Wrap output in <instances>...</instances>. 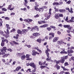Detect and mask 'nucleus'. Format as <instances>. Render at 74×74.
I'll use <instances>...</instances> for the list:
<instances>
[{"label":"nucleus","mask_w":74,"mask_h":74,"mask_svg":"<svg viewBox=\"0 0 74 74\" xmlns=\"http://www.w3.org/2000/svg\"><path fill=\"white\" fill-rule=\"evenodd\" d=\"M64 61H65V59L64 58H62L61 60V63H64Z\"/></svg>","instance_id":"30"},{"label":"nucleus","mask_w":74,"mask_h":74,"mask_svg":"<svg viewBox=\"0 0 74 74\" xmlns=\"http://www.w3.org/2000/svg\"><path fill=\"white\" fill-rule=\"evenodd\" d=\"M2 11H7V9L3 8H2Z\"/></svg>","instance_id":"49"},{"label":"nucleus","mask_w":74,"mask_h":74,"mask_svg":"<svg viewBox=\"0 0 74 74\" xmlns=\"http://www.w3.org/2000/svg\"><path fill=\"white\" fill-rule=\"evenodd\" d=\"M47 29L48 30V31H50L51 30V28L50 27H47Z\"/></svg>","instance_id":"43"},{"label":"nucleus","mask_w":74,"mask_h":74,"mask_svg":"<svg viewBox=\"0 0 74 74\" xmlns=\"http://www.w3.org/2000/svg\"><path fill=\"white\" fill-rule=\"evenodd\" d=\"M51 28H52V29H55V28H56V27L54 26H53L52 25H51L50 26Z\"/></svg>","instance_id":"51"},{"label":"nucleus","mask_w":74,"mask_h":74,"mask_svg":"<svg viewBox=\"0 0 74 74\" xmlns=\"http://www.w3.org/2000/svg\"><path fill=\"white\" fill-rule=\"evenodd\" d=\"M58 26H60V27H62L63 25H62V24H60L58 25Z\"/></svg>","instance_id":"63"},{"label":"nucleus","mask_w":74,"mask_h":74,"mask_svg":"<svg viewBox=\"0 0 74 74\" xmlns=\"http://www.w3.org/2000/svg\"><path fill=\"white\" fill-rule=\"evenodd\" d=\"M71 2V1L70 0H69L67 2V3L69 4H70Z\"/></svg>","instance_id":"57"},{"label":"nucleus","mask_w":74,"mask_h":74,"mask_svg":"<svg viewBox=\"0 0 74 74\" xmlns=\"http://www.w3.org/2000/svg\"><path fill=\"white\" fill-rule=\"evenodd\" d=\"M15 63H16V61H14L13 62L12 64H13V65H15Z\"/></svg>","instance_id":"62"},{"label":"nucleus","mask_w":74,"mask_h":74,"mask_svg":"<svg viewBox=\"0 0 74 74\" xmlns=\"http://www.w3.org/2000/svg\"><path fill=\"white\" fill-rule=\"evenodd\" d=\"M1 21L0 22V27L2 26V23L3 22V21Z\"/></svg>","instance_id":"41"},{"label":"nucleus","mask_w":74,"mask_h":74,"mask_svg":"<svg viewBox=\"0 0 74 74\" xmlns=\"http://www.w3.org/2000/svg\"><path fill=\"white\" fill-rule=\"evenodd\" d=\"M21 69V66H18L17 67L16 69H15V70L14 71H19V70H20V69Z\"/></svg>","instance_id":"20"},{"label":"nucleus","mask_w":74,"mask_h":74,"mask_svg":"<svg viewBox=\"0 0 74 74\" xmlns=\"http://www.w3.org/2000/svg\"><path fill=\"white\" fill-rule=\"evenodd\" d=\"M7 34H10V32H9V30L8 29H7Z\"/></svg>","instance_id":"59"},{"label":"nucleus","mask_w":74,"mask_h":74,"mask_svg":"<svg viewBox=\"0 0 74 74\" xmlns=\"http://www.w3.org/2000/svg\"><path fill=\"white\" fill-rule=\"evenodd\" d=\"M71 60H73V61H74V57L72 56V57H71Z\"/></svg>","instance_id":"60"},{"label":"nucleus","mask_w":74,"mask_h":74,"mask_svg":"<svg viewBox=\"0 0 74 74\" xmlns=\"http://www.w3.org/2000/svg\"><path fill=\"white\" fill-rule=\"evenodd\" d=\"M17 32L18 34H23V33L22 32V31L20 29H18L17 30Z\"/></svg>","instance_id":"19"},{"label":"nucleus","mask_w":74,"mask_h":74,"mask_svg":"<svg viewBox=\"0 0 74 74\" xmlns=\"http://www.w3.org/2000/svg\"><path fill=\"white\" fill-rule=\"evenodd\" d=\"M4 42H2L1 43V46L2 47H3V46H4Z\"/></svg>","instance_id":"46"},{"label":"nucleus","mask_w":74,"mask_h":74,"mask_svg":"<svg viewBox=\"0 0 74 74\" xmlns=\"http://www.w3.org/2000/svg\"><path fill=\"white\" fill-rule=\"evenodd\" d=\"M63 26L64 27H67V28H68V29L69 30H71V29L72 27H70V25H63Z\"/></svg>","instance_id":"7"},{"label":"nucleus","mask_w":74,"mask_h":74,"mask_svg":"<svg viewBox=\"0 0 74 74\" xmlns=\"http://www.w3.org/2000/svg\"><path fill=\"white\" fill-rule=\"evenodd\" d=\"M64 64L65 66H68V65H69V64H68V62H67L64 63Z\"/></svg>","instance_id":"50"},{"label":"nucleus","mask_w":74,"mask_h":74,"mask_svg":"<svg viewBox=\"0 0 74 74\" xmlns=\"http://www.w3.org/2000/svg\"><path fill=\"white\" fill-rule=\"evenodd\" d=\"M36 54L39 55L40 53L35 51V50H33L32 51V55L33 56H36Z\"/></svg>","instance_id":"4"},{"label":"nucleus","mask_w":74,"mask_h":74,"mask_svg":"<svg viewBox=\"0 0 74 74\" xmlns=\"http://www.w3.org/2000/svg\"><path fill=\"white\" fill-rule=\"evenodd\" d=\"M9 55V54H5L4 55H3L2 56L3 58H7L8 56Z\"/></svg>","instance_id":"29"},{"label":"nucleus","mask_w":74,"mask_h":74,"mask_svg":"<svg viewBox=\"0 0 74 74\" xmlns=\"http://www.w3.org/2000/svg\"><path fill=\"white\" fill-rule=\"evenodd\" d=\"M57 33L58 35H60V34H61V32L59 31H57Z\"/></svg>","instance_id":"48"},{"label":"nucleus","mask_w":74,"mask_h":74,"mask_svg":"<svg viewBox=\"0 0 74 74\" xmlns=\"http://www.w3.org/2000/svg\"><path fill=\"white\" fill-rule=\"evenodd\" d=\"M58 39H59V37H56L54 38L53 40V42H56V41H58Z\"/></svg>","instance_id":"10"},{"label":"nucleus","mask_w":74,"mask_h":74,"mask_svg":"<svg viewBox=\"0 0 74 74\" xmlns=\"http://www.w3.org/2000/svg\"><path fill=\"white\" fill-rule=\"evenodd\" d=\"M12 42L14 44H15L16 45H19V43H17L15 42V41H13Z\"/></svg>","instance_id":"32"},{"label":"nucleus","mask_w":74,"mask_h":74,"mask_svg":"<svg viewBox=\"0 0 74 74\" xmlns=\"http://www.w3.org/2000/svg\"><path fill=\"white\" fill-rule=\"evenodd\" d=\"M14 9H15V7H14L13 8H12V5H9L8 8V10H10V11H12Z\"/></svg>","instance_id":"3"},{"label":"nucleus","mask_w":74,"mask_h":74,"mask_svg":"<svg viewBox=\"0 0 74 74\" xmlns=\"http://www.w3.org/2000/svg\"><path fill=\"white\" fill-rule=\"evenodd\" d=\"M1 52V55H5V52H4V51Z\"/></svg>","instance_id":"40"},{"label":"nucleus","mask_w":74,"mask_h":74,"mask_svg":"<svg viewBox=\"0 0 74 74\" xmlns=\"http://www.w3.org/2000/svg\"><path fill=\"white\" fill-rule=\"evenodd\" d=\"M3 37H5L6 38H8V37H10V36H9V34H7V33H6L5 34H5H3Z\"/></svg>","instance_id":"17"},{"label":"nucleus","mask_w":74,"mask_h":74,"mask_svg":"<svg viewBox=\"0 0 74 74\" xmlns=\"http://www.w3.org/2000/svg\"><path fill=\"white\" fill-rule=\"evenodd\" d=\"M33 36L37 37H38V36H40V34L37 32L34 33L33 34Z\"/></svg>","instance_id":"6"},{"label":"nucleus","mask_w":74,"mask_h":74,"mask_svg":"<svg viewBox=\"0 0 74 74\" xmlns=\"http://www.w3.org/2000/svg\"><path fill=\"white\" fill-rule=\"evenodd\" d=\"M15 15V13L12 12L10 14L11 15Z\"/></svg>","instance_id":"64"},{"label":"nucleus","mask_w":74,"mask_h":74,"mask_svg":"<svg viewBox=\"0 0 74 74\" xmlns=\"http://www.w3.org/2000/svg\"><path fill=\"white\" fill-rule=\"evenodd\" d=\"M40 67L41 69H44V68H45V67H46V66H40Z\"/></svg>","instance_id":"52"},{"label":"nucleus","mask_w":74,"mask_h":74,"mask_svg":"<svg viewBox=\"0 0 74 74\" xmlns=\"http://www.w3.org/2000/svg\"><path fill=\"white\" fill-rule=\"evenodd\" d=\"M28 30L27 29H23L22 30V32L24 35H25L26 34V32H28Z\"/></svg>","instance_id":"8"},{"label":"nucleus","mask_w":74,"mask_h":74,"mask_svg":"<svg viewBox=\"0 0 74 74\" xmlns=\"http://www.w3.org/2000/svg\"><path fill=\"white\" fill-rule=\"evenodd\" d=\"M60 66H57V70H59V69H60Z\"/></svg>","instance_id":"61"},{"label":"nucleus","mask_w":74,"mask_h":74,"mask_svg":"<svg viewBox=\"0 0 74 74\" xmlns=\"http://www.w3.org/2000/svg\"><path fill=\"white\" fill-rule=\"evenodd\" d=\"M45 19H46V20H48L49 19V18L51 17V15H49L48 16H47V14H45Z\"/></svg>","instance_id":"16"},{"label":"nucleus","mask_w":74,"mask_h":74,"mask_svg":"<svg viewBox=\"0 0 74 74\" xmlns=\"http://www.w3.org/2000/svg\"><path fill=\"white\" fill-rule=\"evenodd\" d=\"M64 42H63V40H60L58 41L57 42V44H59L60 45L64 44Z\"/></svg>","instance_id":"5"},{"label":"nucleus","mask_w":74,"mask_h":74,"mask_svg":"<svg viewBox=\"0 0 74 74\" xmlns=\"http://www.w3.org/2000/svg\"><path fill=\"white\" fill-rule=\"evenodd\" d=\"M18 37L19 34H17L16 35V36H13V38H15V39H18Z\"/></svg>","instance_id":"25"},{"label":"nucleus","mask_w":74,"mask_h":74,"mask_svg":"<svg viewBox=\"0 0 74 74\" xmlns=\"http://www.w3.org/2000/svg\"><path fill=\"white\" fill-rule=\"evenodd\" d=\"M48 24H45L43 25H42L40 27H41V28H42L43 27H47L48 26Z\"/></svg>","instance_id":"14"},{"label":"nucleus","mask_w":74,"mask_h":74,"mask_svg":"<svg viewBox=\"0 0 74 74\" xmlns=\"http://www.w3.org/2000/svg\"><path fill=\"white\" fill-rule=\"evenodd\" d=\"M35 29H36V30L38 32L39 31V29H38V28L37 27V26H36L35 27Z\"/></svg>","instance_id":"37"},{"label":"nucleus","mask_w":74,"mask_h":74,"mask_svg":"<svg viewBox=\"0 0 74 74\" xmlns=\"http://www.w3.org/2000/svg\"><path fill=\"white\" fill-rule=\"evenodd\" d=\"M26 58H28L26 59L27 60H32V58H30V56H29V54H27L26 55Z\"/></svg>","instance_id":"12"},{"label":"nucleus","mask_w":74,"mask_h":74,"mask_svg":"<svg viewBox=\"0 0 74 74\" xmlns=\"http://www.w3.org/2000/svg\"><path fill=\"white\" fill-rule=\"evenodd\" d=\"M3 34H4V32H3L2 31H0V34L3 35Z\"/></svg>","instance_id":"47"},{"label":"nucleus","mask_w":74,"mask_h":74,"mask_svg":"<svg viewBox=\"0 0 74 74\" xmlns=\"http://www.w3.org/2000/svg\"><path fill=\"white\" fill-rule=\"evenodd\" d=\"M48 8L47 6H43L42 7V8H42L43 9V11H44V9H47Z\"/></svg>","instance_id":"38"},{"label":"nucleus","mask_w":74,"mask_h":74,"mask_svg":"<svg viewBox=\"0 0 74 74\" xmlns=\"http://www.w3.org/2000/svg\"><path fill=\"white\" fill-rule=\"evenodd\" d=\"M61 68H62V69H63V70H64V71H68L69 70V69H66V68H64V67L63 66H61Z\"/></svg>","instance_id":"26"},{"label":"nucleus","mask_w":74,"mask_h":74,"mask_svg":"<svg viewBox=\"0 0 74 74\" xmlns=\"http://www.w3.org/2000/svg\"><path fill=\"white\" fill-rule=\"evenodd\" d=\"M70 11H69V12H70L71 14L73 13V8H71V10H70Z\"/></svg>","instance_id":"33"},{"label":"nucleus","mask_w":74,"mask_h":74,"mask_svg":"<svg viewBox=\"0 0 74 74\" xmlns=\"http://www.w3.org/2000/svg\"><path fill=\"white\" fill-rule=\"evenodd\" d=\"M16 55H17V56L20 57V56H21V53H17Z\"/></svg>","instance_id":"39"},{"label":"nucleus","mask_w":74,"mask_h":74,"mask_svg":"<svg viewBox=\"0 0 74 74\" xmlns=\"http://www.w3.org/2000/svg\"><path fill=\"white\" fill-rule=\"evenodd\" d=\"M6 51H7V47H3V48L1 49V52L4 51L5 52H6Z\"/></svg>","instance_id":"9"},{"label":"nucleus","mask_w":74,"mask_h":74,"mask_svg":"<svg viewBox=\"0 0 74 74\" xmlns=\"http://www.w3.org/2000/svg\"><path fill=\"white\" fill-rule=\"evenodd\" d=\"M60 12H66V10L64 9H60L59 10Z\"/></svg>","instance_id":"18"},{"label":"nucleus","mask_w":74,"mask_h":74,"mask_svg":"<svg viewBox=\"0 0 74 74\" xmlns=\"http://www.w3.org/2000/svg\"><path fill=\"white\" fill-rule=\"evenodd\" d=\"M45 22H46L45 21H38V23L39 25H41L42 24V23H45Z\"/></svg>","instance_id":"15"},{"label":"nucleus","mask_w":74,"mask_h":74,"mask_svg":"<svg viewBox=\"0 0 74 74\" xmlns=\"http://www.w3.org/2000/svg\"><path fill=\"white\" fill-rule=\"evenodd\" d=\"M53 5H59V3H56V2H54L53 3Z\"/></svg>","instance_id":"35"},{"label":"nucleus","mask_w":74,"mask_h":74,"mask_svg":"<svg viewBox=\"0 0 74 74\" xmlns=\"http://www.w3.org/2000/svg\"><path fill=\"white\" fill-rule=\"evenodd\" d=\"M32 21H33V20L32 19H28V22H32Z\"/></svg>","instance_id":"44"},{"label":"nucleus","mask_w":74,"mask_h":74,"mask_svg":"<svg viewBox=\"0 0 74 74\" xmlns=\"http://www.w3.org/2000/svg\"><path fill=\"white\" fill-rule=\"evenodd\" d=\"M49 58H47L46 59V60L47 61H49L51 60V59H49Z\"/></svg>","instance_id":"55"},{"label":"nucleus","mask_w":74,"mask_h":74,"mask_svg":"<svg viewBox=\"0 0 74 74\" xmlns=\"http://www.w3.org/2000/svg\"><path fill=\"white\" fill-rule=\"evenodd\" d=\"M35 10L37 11H39V12H40L41 11L42 12H43V9L42 8H37V7L39 6V5H37V3L35 2Z\"/></svg>","instance_id":"1"},{"label":"nucleus","mask_w":74,"mask_h":74,"mask_svg":"<svg viewBox=\"0 0 74 74\" xmlns=\"http://www.w3.org/2000/svg\"><path fill=\"white\" fill-rule=\"evenodd\" d=\"M45 53L47 55V58H49V53H48V52L46 51H45Z\"/></svg>","instance_id":"28"},{"label":"nucleus","mask_w":74,"mask_h":74,"mask_svg":"<svg viewBox=\"0 0 74 74\" xmlns=\"http://www.w3.org/2000/svg\"><path fill=\"white\" fill-rule=\"evenodd\" d=\"M59 16L60 17H63V15L62 14H59Z\"/></svg>","instance_id":"56"},{"label":"nucleus","mask_w":74,"mask_h":74,"mask_svg":"<svg viewBox=\"0 0 74 74\" xmlns=\"http://www.w3.org/2000/svg\"><path fill=\"white\" fill-rule=\"evenodd\" d=\"M36 41L37 42H38L39 43H40H40L41 42L42 40L41 39L38 38L36 40Z\"/></svg>","instance_id":"24"},{"label":"nucleus","mask_w":74,"mask_h":74,"mask_svg":"<svg viewBox=\"0 0 74 74\" xmlns=\"http://www.w3.org/2000/svg\"><path fill=\"white\" fill-rule=\"evenodd\" d=\"M5 19L6 20H10V18H9V17H5Z\"/></svg>","instance_id":"42"},{"label":"nucleus","mask_w":74,"mask_h":74,"mask_svg":"<svg viewBox=\"0 0 74 74\" xmlns=\"http://www.w3.org/2000/svg\"><path fill=\"white\" fill-rule=\"evenodd\" d=\"M59 17V13H56L55 14V18L56 19H58Z\"/></svg>","instance_id":"13"},{"label":"nucleus","mask_w":74,"mask_h":74,"mask_svg":"<svg viewBox=\"0 0 74 74\" xmlns=\"http://www.w3.org/2000/svg\"><path fill=\"white\" fill-rule=\"evenodd\" d=\"M35 30V27H34L32 28H31L30 31L32 32H34V31Z\"/></svg>","instance_id":"31"},{"label":"nucleus","mask_w":74,"mask_h":74,"mask_svg":"<svg viewBox=\"0 0 74 74\" xmlns=\"http://www.w3.org/2000/svg\"><path fill=\"white\" fill-rule=\"evenodd\" d=\"M45 51L47 52H50L51 51L50 50H49V49H48V48H47V50H45Z\"/></svg>","instance_id":"58"},{"label":"nucleus","mask_w":74,"mask_h":74,"mask_svg":"<svg viewBox=\"0 0 74 74\" xmlns=\"http://www.w3.org/2000/svg\"><path fill=\"white\" fill-rule=\"evenodd\" d=\"M24 1L25 5H26V4H27L28 3V1H27V0H25Z\"/></svg>","instance_id":"45"},{"label":"nucleus","mask_w":74,"mask_h":74,"mask_svg":"<svg viewBox=\"0 0 74 74\" xmlns=\"http://www.w3.org/2000/svg\"><path fill=\"white\" fill-rule=\"evenodd\" d=\"M29 66H31V67H33L34 68H35L36 67V64L34 63L33 62H31L29 64Z\"/></svg>","instance_id":"11"},{"label":"nucleus","mask_w":74,"mask_h":74,"mask_svg":"<svg viewBox=\"0 0 74 74\" xmlns=\"http://www.w3.org/2000/svg\"><path fill=\"white\" fill-rule=\"evenodd\" d=\"M68 53V55L69 56H72V55L71 53H73L74 52V51L72 50H68L67 51Z\"/></svg>","instance_id":"2"},{"label":"nucleus","mask_w":74,"mask_h":74,"mask_svg":"<svg viewBox=\"0 0 74 74\" xmlns=\"http://www.w3.org/2000/svg\"><path fill=\"white\" fill-rule=\"evenodd\" d=\"M7 50H8V51H10V52H12V49H7Z\"/></svg>","instance_id":"54"},{"label":"nucleus","mask_w":74,"mask_h":74,"mask_svg":"<svg viewBox=\"0 0 74 74\" xmlns=\"http://www.w3.org/2000/svg\"><path fill=\"white\" fill-rule=\"evenodd\" d=\"M35 49H37V51H38V52H40V53H42V51L41 50L39 49H38V47H36L35 48Z\"/></svg>","instance_id":"21"},{"label":"nucleus","mask_w":74,"mask_h":74,"mask_svg":"<svg viewBox=\"0 0 74 74\" xmlns=\"http://www.w3.org/2000/svg\"><path fill=\"white\" fill-rule=\"evenodd\" d=\"M26 46L28 48H30V47H31V45H24V47H26Z\"/></svg>","instance_id":"34"},{"label":"nucleus","mask_w":74,"mask_h":74,"mask_svg":"<svg viewBox=\"0 0 74 74\" xmlns=\"http://www.w3.org/2000/svg\"><path fill=\"white\" fill-rule=\"evenodd\" d=\"M6 27L7 28V29H10L11 27H10V25L8 24L6 25Z\"/></svg>","instance_id":"23"},{"label":"nucleus","mask_w":74,"mask_h":74,"mask_svg":"<svg viewBox=\"0 0 74 74\" xmlns=\"http://www.w3.org/2000/svg\"><path fill=\"white\" fill-rule=\"evenodd\" d=\"M49 36H51L53 37H54V36H55V34L52 32L50 33L49 34Z\"/></svg>","instance_id":"22"},{"label":"nucleus","mask_w":74,"mask_h":74,"mask_svg":"<svg viewBox=\"0 0 74 74\" xmlns=\"http://www.w3.org/2000/svg\"><path fill=\"white\" fill-rule=\"evenodd\" d=\"M68 19H69V17H68V16H67L66 18V19H65V21L68 22H69V21H68Z\"/></svg>","instance_id":"53"},{"label":"nucleus","mask_w":74,"mask_h":74,"mask_svg":"<svg viewBox=\"0 0 74 74\" xmlns=\"http://www.w3.org/2000/svg\"><path fill=\"white\" fill-rule=\"evenodd\" d=\"M51 11H52V9L50 8L49 9V12L48 13L49 15H51Z\"/></svg>","instance_id":"36"},{"label":"nucleus","mask_w":74,"mask_h":74,"mask_svg":"<svg viewBox=\"0 0 74 74\" xmlns=\"http://www.w3.org/2000/svg\"><path fill=\"white\" fill-rule=\"evenodd\" d=\"M26 58V56L25 55H23L21 57V59L22 60H24Z\"/></svg>","instance_id":"27"}]
</instances>
